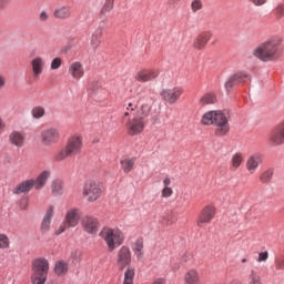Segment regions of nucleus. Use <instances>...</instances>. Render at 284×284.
I'll return each instance as SVG.
<instances>
[{
    "instance_id": "603ef678",
    "label": "nucleus",
    "mask_w": 284,
    "mask_h": 284,
    "mask_svg": "<svg viewBox=\"0 0 284 284\" xmlns=\"http://www.w3.org/2000/svg\"><path fill=\"white\" fill-rule=\"evenodd\" d=\"M181 258L184 263H187L189 261H192V253L185 252Z\"/></svg>"
},
{
    "instance_id": "a211bd4d",
    "label": "nucleus",
    "mask_w": 284,
    "mask_h": 284,
    "mask_svg": "<svg viewBox=\"0 0 284 284\" xmlns=\"http://www.w3.org/2000/svg\"><path fill=\"white\" fill-rule=\"evenodd\" d=\"M210 39H212V31H202L193 41V48L195 50H203L207 45Z\"/></svg>"
},
{
    "instance_id": "423d86ee",
    "label": "nucleus",
    "mask_w": 284,
    "mask_h": 284,
    "mask_svg": "<svg viewBox=\"0 0 284 284\" xmlns=\"http://www.w3.org/2000/svg\"><path fill=\"white\" fill-rule=\"evenodd\" d=\"M101 194H103V190L101 189V183H99V181L89 180L84 183L82 196L83 199H87L89 203L99 201V199H101Z\"/></svg>"
},
{
    "instance_id": "6e6552de",
    "label": "nucleus",
    "mask_w": 284,
    "mask_h": 284,
    "mask_svg": "<svg viewBox=\"0 0 284 284\" xmlns=\"http://www.w3.org/2000/svg\"><path fill=\"white\" fill-rule=\"evenodd\" d=\"M41 143L44 148H52L55 143H59L61 134L59 130L54 128L45 129L41 132Z\"/></svg>"
},
{
    "instance_id": "c03bdc74",
    "label": "nucleus",
    "mask_w": 284,
    "mask_h": 284,
    "mask_svg": "<svg viewBox=\"0 0 284 284\" xmlns=\"http://www.w3.org/2000/svg\"><path fill=\"white\" fill-rule=\"evenodd\" d=\"M20 210H28V205H30V197L22 196L19 201Z\"/></svg>"
},
{
    "instance_id": "e433bc0d",
    "label": "nucleus",
    "mask_w": 284,
    "mask_h": 284,
    "mask_svg": "<svg viewBox=\"0 0 284 284\" xmlns=\"http://www.w3.org/2000/svg\"><path fill=\"white\" fill-rule=\"evenodd\" d=\"M273 178H274V169H268L260 175V181L261 183L267 184V183H272Z\"/></svg>"
},
{
    "instance_id": "c9c22d12",
    "label": "nucleus",
    "mask_w": 284,
    "mask_h": 284,
    "mask_svg": "<svg viewBox=\"0 0 284 284\" xmlns=\"http://www.w3.org/2000/svg\"><path fill=\"white\" fill-rule=\"evenodd\" d=\"M114 10V0H104L102 9L100 10V16L105 17L109 12Z\"/></svg>"
},
{
    "instance_id": "052dcab7",
    "label": "nucleus",
    "mask_w": 284,
    "mask_h": 284,
    "mask_svg": "<svg viewBox=\"0 0 284 284\" xmlns=\"http://www.w3.org/2000/svg\"><path fill=\"white\" fill-rule=\"evenodd\" d=\"M242 263H247V258H242Z\"/></svg>"
},
{
    "instance_id": "9d476101",
    "label": "nucleus",
    "mask_w": 284,
    "mask_h": 284,
    "mask_svg": "<svg viewBox=\"0 0 284 284\" xmlns=\"http://www.w3.org/2000/svg\"><path fill=\"white\" fill-rule=\"evenodd\" d=\"M214 216H216V206H214L213 204L204 206L197 217V226L203 227V225L212 223Z\"/></svg>"
},
{
    "instance_id": "79ce46f5",
    "label": "nucleus",
    "mask_w": 284,
    "mask_h": 284,
    "mask_svg": "<svg viewBox=\"0 0 284 284\" xmlns=\"http://www.w3.org/2000/svg\"><path fill=\"white\" fill-rule=\"evenodd\" d=\"M276 272H284V256H277L274 261Z\"/></svg>"
},
{
    "instance_id": "c85d7f7f",
    "label": "nucleus",
    "mask_w": 284,
    "mask_h": 284,
    "mask_svg": "<svg viewBox=\"0 0 284 284\" xmlns=\"http://www.w3.org/2000/svg\"><path fill=\"white\" fill-rule=\"evenodd\" d=\"M33 75L37 78L43 72V58L37 57L31 61Z\"/></svg>"
},
{
    "instance_id": "6ab92c4d",
    "label": "nucleus",
    "mask_w": 284,
    "mask_h": 284,
    "mask_svg": "<svg viewBox=\"0 0 284 284\" xmlns=\"http://www.w3.org/2000/svg\"><path fill=\"white\" fill-rule=\"evenodd\" d=\"M54 19H59L60 21H65L72 17V8L70 6H62L60 8H57L53 11Z\"/></svg>"
},
{
    "instance_id": "20e7f679",
    "label": "nucleus",
    "mask_w": 284,
    "mask_h": 284,
    "mask_svg": "<svg viewBox=\"0 0 284 284\" xmlns=\"http://www.w3.org/2000/svg\"><path fill=\"white\" fill-rule=\"evenodd\" d=\"M31 283L45 284L50 272V262L45 257H38L31 263Z\"/></svg>"
},
{
    "instance_id": "72a5a7b5",
    "label": "nucleus",
    "mask_w": 284,
    "mask_h": 284,
    "mask_svg": "<svg viewBox=\"0 0 284 284\" xmlns=\"http://www.w3.org/2000/svg\"><path fill=\"white\" fill-rule=\"evenodd\" d=\"M69 156H72V155L69 153V151L64 146L63 149H61L54 154L53 161H55V163H61V161H65V159H69Z\"/></svg>"
},
{
    "instance_id": "473e14b6",
    "label": "nucleus",
    "mask_w": 284,
    "mask_h": 284,
    "mask_svg": "<svg viewBox=\"0 0 284 284\" xmlns=\"http://www.w3.org/2000/svg\"><path fill=\"white\" fill-rule=\"evenodd\" d=\"M83 256V253L79 250H75L73 252H71L68 263L69 265H79V263H81V257Z\"/></svg>"
},
{
    "instance_id": "58836bf2",
    "label": "nucleus",
    "mask_w": 284,
    "mask_h": 284,
    "mask_svg": "<svg viewBox=\"0 0 284 284\" xmlns=\"http://www.w3.org/2000/svg\"><path fill=\"white\" fill-rule=\"evenodd\" d=\"M231 163L234 170H239V168H241V164L243 163V155L241 153H236L235 155H233Z\"/></svg>"
},
{
    "instance_id": "4c0bfd02",
    "label": "nucleus",
    "mask_w": 284,
    "mask_h": 284,
    "mask_svg": "<svg viewBox=\"0 0 284 284\" xmlns=\"http://www.w3.org/2000/svg\"><path fill=\"white\" fill-rule=\"evenodd\" d=\"M99 88H101L100 81H91L88 87L89 97H92V94H97L99 92Z\"/></svg>"
},
{
    "instance_id": "39448f33",
    "label": "nucleus",
    "mask_w": 284,
    "mask_h": 284,
    "mask_svg": "<svg viewBox=\"0 0 284 284\" xmlns=\"http://www.w3.org/2000/svg\"><path fill=\"white\" fill-rule=\"evenodd\" d=\"M100 236L105 241L109 252H114L115 247L123 245V233L119 230L104 227L100 232Z\"/></svg>"
},
{
    "instance_id": "5fc2aeb1",
    "label": "nucleus",
    "mask_w": 284,
    "mask_h": 284,
    "mask_svg": "<svg viewBox=\"0 0 284 284\" xmlns=\"http://www.w3.org/2000/svg\"><path fill=\"white\" fill-rule=\"evenodd\" d=\"M39 19H40V21L45 22V21H48V19H50V17L48 16V12L42 11V12L40 13Z\"/></svg>"
},
{
    "instance_id": "393cba45",
    "label": "nucleus",
    "mask_w": 284,
    "mask_h": 284,
    "mask_svg": "<svg viewBox=\"0 0 284 284\" xmlns=\"http://www.w3.org/2000/svg\"><path fill=\"white\" fill-rule=\"evenodd\" d=\"M152 111V106L150 104H142L136 106L135 119H140V121H145L146 116H150V112Z\"/></svg>"
},
{
    "instance_id": "13d9d810",
    "label": "nucleus",
    "mask_w": 284,
    "mask_h": 284,
    "mask_svg": "<svg viewBox=\"0 0 284 284\" xmlns=\"http://www.w3.org/2000/svg\"><path fill=\"white\" fill-rule=\"evenodd\" d=\"M152 284H165V280H163V278H158V280H155Z\"/></svg>"
},
{
    "instance_id": "0eeeda50",
    "label": "nucleus",
    "mask_w": 284,
    "mask_h": 284,
    "mask_svg": "<svg viewBox=\"0 0 284 284\" xmlns=\"http://www.w3.org/2000/svg\"><path fill=\"white\" fill-rule=\"evenodd\" d=\"M79 214H81V210L79 209L69 210L65 215V221L63 225L60 226L57 234H63L68 227H77L79 225Z\"/></svg>"
},
{
    "instance_id": "3c124183",
    "label": "nucleus",
    "mask_w": 284,
    "mask_h": 284,
    "mask_svg": "<svg viewBox=\"0 0 284 284\" xmlns=\"http://www.w3.org/2000/svg\"><path fill=\"white\" fill-rule=\"evenodd\" d=\"M270 258V253L267 251L258 253L257 263H263Z\"/></svg>"
},
{
    "instance_id": "f3484780",
    "label": "nucleus",
    "mask_w": 284,
    "mask_h": 284,
    "mask_svg": "<svg viewBox=\"0 0 284 284\" xmlns=\"http://www.w3.org/2000/svg\"><path fill=\"white\" fill-rule=\"evenodd\" d=\"M68 72L75 81H81L85 75V69L83 68V63L80 61L72 62L68 68Z\"/></svg>"
},
{
    "instance_id": "4d7b16f0",
    "label": "nucleus",
    "mask_w": 284,
    "mask_h": 284,
    "mask_svg": "<svg viewBox=\"0 0 284 284\" xmlns=\"http://www.w3.org/2000/svg\"><path fill=\"white\" fill-rule=\"evenodd\" d=\"M3 88H6V78L0 75V90H3Z\"/></svg>"
},
{
    "instance_id": "c756f323",
    "label": "nucleus",
    "mask_w": 284,
    "mask_h": 284,
    "mask_svg": "<svg viewBox=\"0 0 284 284\" xmlns=\"http://www.w3.org/2000/svg\"><path fill=\"white\" fill-rule=\"evenodd\" d=\"M163 185L164 187L162 189V199H170V196L174 194V190L170 187V185H172V180H170V178H165L163 180Z\"/></svg>"
},
{
    "instance_id": "a878e982",
    "label": "nucleus",
    "mask_w": 284,
    "mask_h": 284,
    "mask_svg": "<svg viewBox=\"0 0 284 284\" xmlns=\"http://www.w3.org/2000/svg\"><path fill=\"white\" fill-rule=\"evenodd\" d=\"M52 216H54V206H49L47 213L42 221V232H48L50 230V223L52 221Z\"/></svg>"
},
{
    "instance_id": "bf43d9fd",
    "label": "nucleus",
    "mask_w": 284,
    "mask_h": 284,
    "mask_svg": "<svg viewBox=\"0 0 284 284\" xmlns=\"http://www.w3.org/2000/svg\"><path fill=\"white\" fill-rule=\"evenodd\" d=\"M4 124H3V120L0 119V130H3Z\"/></svg>"
},
{
    "instance_id": "f03ea898",
    "label": "nucleus",
    "mask_w": 284,
    "mask_h": 284,
    "mask_svg": "<svg viewBox=\"0 0 284 284\" xmlns=\"http://www.w3.org/2000/svg\"><path fill=\"white\" fill-rule=\"evenodd\" d=\"M230 110L209 111L203 114L202 125H215V136H225L230 132Z\"/></svg>"
},
{
    "instance_id": "6e6d98bb",
    "label": "nucleus",
    "mask_w": 284,
    "mask_h": 284,
    "mask_svg": "<svg viewBox=\"0 0 284 284\" xmlns=\"http://www.w3.org/2000/svg\"><path fill=\"white\" fill-rule=\"evenodd\" d=\"M138 261H141L143 258V250L140 251H133Z\"/></svg>"
},
{
    "instance_id": "4468645a",
    "label": "nucleus",
    "mask_w": 284,
    "mask_h": 284,
    "mask_svg": "<svg viewBox=\"0 0 284 284\" xmlns=\"http://www.w3.org/2000/svg\"><path fill=\"white\" fill-rule=\"evenodd\" d=\"M181 94H183V90H181L179 87H175L173 89H163L160 93V97H162L163 101H166V103L172 105L179 101Z\"/></svg>"
},
{
    "instance_id": "49530a36",
    "label": "nucleus",
    "mask_w": 284,
    "mask_h": 284,
    "mask_svg": "<svg viewBox=\"0 0 284 284\" xmlns=\"http://www.w3.org/2000/svg\"><path fill=\"white\" fill-rule=\"evenodd\" d=\"M63 63L61 58H54L51 62V70H59Z\"/></svg>"
},
{
    "instance_id": "a18cd8bd",
    "label": "nucleus",
    "mask_w": 284,
    "mask_h": 284,
    "mask_svg": "<svg viewBox=\"0 0 284 284\" xmlns=\"http://www.w3.org/2000/svg\"><path fill=\"white\" fill-rule=\"evenodd\" d=\"M144 244H143V239H139L136 240L133 244H132V250L133 252H139L141 250H143Z\"/></svg>"
},
{
    "instance_id": "37998d69",
    "label": "nucleus",
    "mask_w": 284,
    "mask_h": 284,
    "mask_svg": "<svg viewBox=\"0 0 284 284\" xmlns=\"http://www.w3.org/2000/svg\"><path fill=\"white\" fill-rule=\"evenodd\" d=\"M248 281L251 284H261V276L257 272L251 271V274L248 276Z\"/></svg>"
},
{
    "instance_id": "ddd939ff",
    "label": "nucleus",
    "mask_w": 284,
    "mask_h": 284,
    "mask_svg": "<svg viewBox=\"0 0 284 284\" xmlns=\"http://www.w3.org/2000/svg\"><path fill=\"white\" fill-rule=\"evenodd\" d=\"M246 79H250V74H247L246 72L240 71L237 73H234L226 81L225 90L227 92H232L233 88H236L239 85H243L245 83Z\"/></svg>"
},
{
    "instance_id": "4be33fe9",
    "label": "nucleus",
    "mask_w": 284,
    "mask_h": 284,
    "mask_svg": "<svg viewBox=\"0 0 284 284\" xmlns=\"http://www.w3.org/2000/svg\"><path fill=\"white\" fill-rule=\"evenodd\" d=\"M51 173L49 170L42 171L36 180H33V186L36 190H42V187H45V183H48V180L50 179Z\"/></svg>"
},
{
    "instance_id": "412c9836",
    "label": "nucleus",
    "mask_w": 284,
    "mask_h": 284,
    "mask_svg": "<svg viewBox=\"0 0 284 284\" xmlns=\"http://www.w3.org/2000/svg\"><path fill=\"white\" fill-rule=\"evenodd\" d=\"M55 276H67L70 272V263L64 260L57 261L53 267Z\"/></svg>"
},
{
    "instance_id": "09e8293b",
    "label": "nucleus",
    "mask_w": 284,
    "mask_h": 284,
    "mask_svg": "<svg viewBox=\"0 0 284 284\" xmlns=\"http://www.w3.org/2000/svg\"><path fill=\"white\" fill-rule=\"evenodd\" d=\"M191 8L193 12H199V10L203 8V2H201V0H194L191 4Z\"/></svg>"
},
{
    "instance_id": "bb28decb",
    "label": "nucleus",
    "mask_w": 284,
    "mask_h": 284,
    "mask_svg": "<svg viewBox=\"0 0 284 284\" xmlns=\"http://www.w3.org/2000/svg\"><path fill=\"white\" fill-rule=\"evenodd\" d=\"M216 103V95L213 93H205L199 101L200 108H207V105H214Z\"/></svg>"
},
{
    "instance_id": "7c9ffc66",
    "label": "nucleus",
    "mask_w": 284,
    "mask_h": 284,
    "mask_svg": "<svg viewBox=\"0 0 284 284\" xmlns=\"http://www.w3.org/2000/svg\"><path fill=\"white\" fill-rule=\"evenodd\" d=\"M101 37H103V29H97L91 37V45L93 48H99L101 45Z\"/></svg>"
},
{
    "instance_id": "9b49d317",
    "label": "nucleus",
    "mask_w": 284,
    "mask_h": 284,
    "mask_svg": "<svg viewBox=\"0 0 284 284\" xmlns=\"http://www.w3.org/2000/svg\"><path fill=\"white\" fill-rule=\"evenodd\" d=\"M268 143L275 148L284 145V121L272 129L268 135Z\"/></svg>"
},
{
    "instance_id": "de8ad7c7",
    "label": "nucleus",
    "mask_w": 284,
    "mask_h": 284,
    "mask_svg": "<svg viewBox=\"0 0 284 284\" xmlns=\"http://www.w3.org/2000/svg\"><path fill=\"white\" fill-rule=\"evenodd\" d=\"M6 247H10V241L8 240V236L0 235V248L6 250Z\"/></svg>"
},
{
    "instance_id": "f257e3e1",
    "label": "nucleus",
    "mask_w": 284,
    "mask_h": 284,
    "mask_svg": "<svg viewBox=\"0 0 284 284\" xmlns=\"http://www.w3.org/2000/svg\"><path fill=\"white\" fill-rule=\"evenodd\" d=\"M283 37L274 36L266 41L262 42L253 50V57L263 61V63H270V61H278L281 54H283Z\"/></svg>"
},
{
    "instance_id": "2f4dec72",
    "label": "nucleus",
    "mask_w": 284,
    "mask_h": 284,
    "mask_svg": "<svg viewBox=\"0 0 284 284\" xmlns=\"http://www.w3.org/2000/svg\"><path fill=\"white\" fill-rule=\"evenodd\" d=\"M53 196H61L63 194V181L55 180L51 184Z\"/></svg>"
},
{
    "instance_id": "f8f14e48",
    "label": "nucleus",
    "mask_w": 284,
    "mask_h": 284,
    "mask_svg": "<svg viewBox=\"0 0 284 284\" xmlns=\"http://www.w3.org/2000/svg\"><path fill=\"white\" fill-rule=\"evenodd\" d=\"M159 69H142L136 72L135 81L139 83H150V81L159 79Z\"/></svg>"
},
{
    "instance_id": "a19ab883",
    "label": "nucleus",
    "mask_w": 284,
    "mask_h": 284,
    "mask_svg": "<svg viewBox=\"0 0 284 284\" xmlns=\"http://www.w3.org/2000/svg\"><path fill=\"white\" fill-rule=\"evenodd\" d=\"M273 13H274V17H275L277 20L283 19V17H284V3H278V4L273 9Z\"/></svg>"
},
{
    "instance_id": "8fccbe9b",
    "label": "nucleus",
    "mask_w": 284,
    "mask_h": 284,
    "mask_svg": "<svg viewBox=\"0 0 284 284\" xmlns=\"http://www.w3.org/2000/svg\"><path fill=\"white\" fill-rule=\"evenodd\" d=\"M125 108V112H124V116H130V112H134V110H136V104L134 103H128L126 105H124Z\"/></svg>"
},
{
    "instance_id": "b1692460",
    "label": "nucleus",
    "mask_w": 284,
    "mask_h": 284,
    "mask_svg": "<svg viewBox=\"0 0 284 284\" xmlns=\"http://www.w3.org/2000/svg\"><path fill=\"white\" fill-rule=\"evenodd\" d=\"M184 284H201V277L196 268H190L184 274Z\"/></svg>"
},
{
    "instance_id": "dca6fc26",
    "label": "nucleus",
    "mask_w": 284,
    "mask_h": 284,
    "mask_svg": "<svg viewBox=\"0 0 284 284\" xmlns=\"http://www.w3.org/2000/svg\"><path fill=\"white\" fill-rule=\"evenodd\" d=\"M81 223L84 232L88 234H97L99 232V220L97 217L85 215Z\"/></svg>"
},
{
    "instance_id": "864d4df0",
    "label": "nucleus",
    "mask_w": 284,
    "mask_h": 284,
    "mask_svg": "<svg viewBox=\"0 0 284 284\" xmlns=\"http://www.w3.org/2000/svg\"><path fill=\"white\" fill-rule=\"evenodd\" d=\"M250 1L257 7L265 6V3H267V0H250Z\"/></svg>"
},
{
    "instance_id": "f704fd0d",
    "label": "nucleus",
    "mask_w": 284,
    "mask_h": 284,
    "mask_svg": "<svg viewBox=\"0 0 284 284\" xmlns=\"http://www.w3.org/2000/svg\"><path fill=\"white\" fill-rule=\"evenodd\" d=\"M135 161L136 160L134 158L124 159L121 161V168H122L123 172H125V174H129V172H132Z\"/></svg>"
},
{
    "instance_id": "aec40b11",
    "label": "nucleus",
    "mask_w": 284,
    "mask_h": 284,
    "mask_svg": "<svg viewBox=\"0 0 284 284\" xmlns=\"http://www.w3.org/2000/svg\"><path fill=\"white\" fill-rule=\"evenodd\" d=\"M262 162L263 160H261V155L258 154L251 155L246 161L247 172H250V174H254L256 170H258V165H261Z\"/></svg>"
},
{
    "instance_id": "1a4fd4ad",
    "label": "nucleus",
    "mask_w": 284,
    "mask_h": 284,
    "mask_svg": "<svg viewBox=\"0 0 284 284\" xmlns=\"http://www.w3.org/2000/svg\"><path fill=\"white\" fill-rule=\"evenodd\" d=\"M64 148H67L72 156L81 154V150H83V136L81 134L70 136Z\"/></svg>"
},
{
    "instance_id": "5701e85b",
    "label": "nucleus",
    "mask_w": 284,
    "mask_h": 284,
    "mask_svg": "<svg viewBox=\"0 0 284 284\" xmlns=\"http://www.w3.org/2000/svg\"><path fill=\"white\" fill-rule=\"evenodd\" d=\"M34 187V180H27L13 189V194H28Z\"/></svg>"
},
{
    "instance_id": "cd10ccee",
    "label": "nucleus",
    "mask_w": 284,
    "mask_h": 284,
    "mask_svg": "<svg viewBox=\"0 0 284 284\" xmlns=\"http://www.w3.org/2000/svg\"><path fill=\"white\" fill-rule=\"evenodd\" d=\"M9 141L12 145H16V148H23V141H26V139L19 131H13L9 135Z\"/></svg>"
},
{
    "instance_id": "7ed1b4c3",
    "label": "nucleus",
    "mask_w": 284,
    "mask_h": 284,
    "mask_svg": "<svg viewBox=\"0 0 284 284\" xmlns=\"http://www.w3.org/2000/svg\"><path fill=\"white\" fill-rule=\"evenodd\" d=\"M115 265L118 271L124 272L123 284H134L135 270L130 266L132 265V251L128 246H122L118 251Z\"/></svg>"
},
{
    "instance_id": "2eb2a0df",
    "label": "nucleus",
    "mask_w": 284,
    "mask_h": 284,
    "mask_svg": "<svg viewBox=\"0 0 284 284\" xmlns=\"http://www.w3.org/2000/svg\"><path fill=\"white\" fill-rule=\"evenodd\" d=\"M143 130H145V121L139 118H133L126 123V131L130 136H136L141 134Z\"/></svg>"
},
{
    "instance_id": "ea45409f",
    "label": "nucleus",
    "mask_w": 284,
    "mask_h": 284,
    "mask_svg": "<svg viewBox=\"0 0 284 284\" xmlns=\"http://www.w3.org/2000/svg\"><path fill=\"white\" fill-rule=\"evenodd\" d=\"M31 114L33 119H41L45 116V109L43 106H36L32 109Z\"/></svg>"
}]
</instances>
